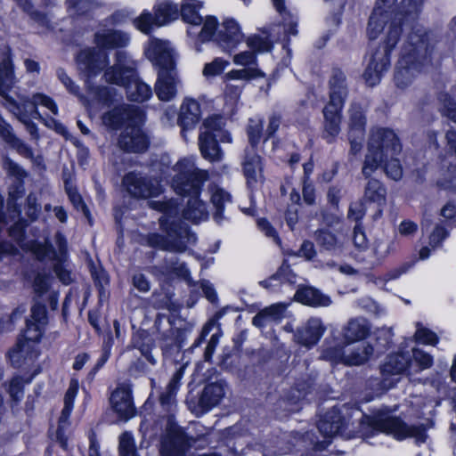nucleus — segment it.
I'll use <instances>...</instances> for the list:
<instances>
[{"mask_svg": "<svg viewBox=\"0 0 456 456\" xmlns=\"http://www.w3.org/2000/svg\"><path fill=\"white\" fill-rule=\"evenodd\" d=\"M315 240L317 244L326 250L333 249L338 242L337 236L326 229L318 230L316 232Z\"/></svg>", "mask_w": 456, "mask_h": 456, "instance_id": "62", "label": "nucleus"}, {"mask_svg": "<svg viewBox=\"0 0 456 456\" xmlns=\"http://www.w3.org/2000/svg\"><path fill=\"white\" fill-rule=\"evenodd\" d=\"M155 346L156 339L148 330L139 328L133 331L128 348L138 350L145 360L151 365H155L157 363V361L152 354V350Z\"/></svg>", "mask_w": 456, "mask_h": 456, "instance_id": "20", "label": "nucleus"}, {"mask_svg": "<svg viewBox=\"0 0 456 456\" xmlns=\"http://www.w3.org/2000/svg\"><path fill=\"white\" fill-rule=\"evenodd\" d=\"M34 375L28 379H23L22 376L16 374L8 382L7 393L10 395L11 401L16 404L21 402L24 396L25 384L31 382Z\"/></svg>", "mask_w": 456, "mask_h": 456, "instance_id": "46", "label": "nucleus"}, {"mask_svg": "<svg viewBox=\"0 0 456 456\" xmlns=\"http://www.w3.org/2000/svg\"><path fill=\"white\" fill-rule=\"evenodd\" d=\"M264 123L265 120L262 117H259L257 118H248L245 127L248 144L245 147V149L258 150L260 142H264Z\"/></svg>", "mask_w": 456, "mask_h": 456, "instance_id": "36", "label": "nucleus"}, {"mask_svg": "<svg viewBox=\"0 0 456 456\" xmlns=\"http://www.w3.org/2000/svg\"><path fill=\"white\" fill-rule=\"evenodd\" d=\"M15 83L14 64L12 57L8 55L0 61V97L4 106L15 114L20 121L32 118H42L34 97L32 99L25 97L20 102H17L10 95Z\"/></svg>", "mask_w": 456, "mask_h": 456, "instance_id": "4", "label": "nucleus"}, {"mask_svg": "<svg viewBox=\"0 0 456 456\" xmlns=\"http://www.w3.org/2000/svg\"><path fill=\"white\" fill-rule=\"evenodd\" d=\"M183 216L193 224H199L200 221L208 219V211L206 202L201 200V194H194L188 198Z\"/></svg>", "mask_w": 456, "mask_h": 456, "instance_id": "33", "label": "nucleus"}, {"mask_svg": "<svg viewBox=\"0 0 456 456\" xmlns=\"http://www.w3.org/2000/svg\"><path fill=\"white\" fill-rule=\"evenodd\" d=\"M411 364V355L409 351L399 350L387 355L380 365V373L384 379L389 376L404 373Z\"/></svg>", "mask_w": 456, "mask_h": 456, "instance_id": "22", "label": "nucleus"}, {"mask_svg": "<svg viewBox=\"0 0 456 456\" xmlns=\"http://www.w3.org/2000/svg\"><path fill=\"white\" fill-rule=\"evenodd\" d=\"M117 146L123 153L143 154L150 149L151 137L142 126L128 123L118 136Z\"/></svg>", "mask_w": 456, "mask_h": 456, "instance_id": "11", "label": "nucleus"}, {"mask_svg": "<svg viewBox=\"0 0 456 456\" xmlns=\"http://www.w3.org/2000/svg\"><path fill=\"white\" fill-rule=\"evenodd\" d=\"M177 77L175 71L158 73L155 94L162 102L171 101L177 93Z\"/></svg>", "mask_w": 456, "mask_h": 456, "instance_id": "30", "label": "nucleus"}, {"mask_svg": "<svg viewBox=\"0 0 456 456\" xmlns=\"http://www.w3.org/2000/svg\"><path fill=\"white\" fill-rule=\"evenodd\" d=\"M158 19V27L165 26L179 19V7L171 1H163L153 7Z\"/></svg>", "mask_w": 456, "mask_h": 456, "instance_id": "41", "label": "nucleus"}, {"mask_svg": "<svg viewBox=\"0 0 456 456\" xmlns=\"http://www.w3.org/2000/svg\"><path fill=\"white\" fill-rule=\"evenodd\" d=\"M367 179L368 183L365 185L362 200L366 203L377 205L378 208L373 216L377 219L382 216L383 207L386 205L387 188L379 180L371 177V175Z\"/></svg>", "mask_w": 456, "mask_h": 456, "instance_id": "24", "label": "nucleus"}, {"mask_svg": "<svg viewBox=\"0 0 456 456\" xmlns=\"http://www.w3.org/2000/svg\"><path fill=\"white\" fill-rule=\"evenodd\" d=\"M361 417L354 420V431L350 436L354 438L369 439L379 434L392 435L395 437L398 416H394L388 410H379L367 414L360 409Z\"/></svg>", "mask_w": 456, "mask_h": 456, "instance_id": "6", "label": "nucleus"}, {"mask_svg": "<svg viewBox=\"0 0 456 456\" xmlns=\"http://www.w3.org/2000/svg\"><path fill=\"white\" fill-rule=\"evenodd\" d=\"M225 395L224 387L220 382L208 383L201 391L197 408L201 413H207L219 404Z\"/></svg>", "mask_w": 456, "mask_h": 456, "instance_id": "25", "label": "nucleus"}, {"mask_svg": "<svg viewBox=\"0 0 456 456\" xmlns=\"http://www.w3.org/2000/svg\"><path fill=\"white\" fill-rule=\"evenodd\" d=\"M28 226V220L24 217H20L8 228V235L20 244L26 240Z\"/></svg>", "mask_w": 456, "mask_h": 456, "instance_id": "57", "label": "nucleus"}, {"mask_svg": "<svg viewBox=\"0 0 456 456\" xmlns=\"http://www.w3.org/2000/svg\"><path fill=\"white\" fill-rule=\"evenodd\" d=\"M202 6V2L198 0H183L179 8V18L181 17L184 23L200 25L203 22V18L200 13Z\"/></svg>", "mask_w": 456, "mask_h": 456, "instance_id": "37", "label": "nucleus"}, {"mask_svg": "<svg viewBox=\"0 0 456 456\" xmlns=\"http://www.w3.org/2000/svg\"><path fill=\"white\" fill-rule=\"evenodd\" d=\"M359 408L333 406L323 413L317 422V428L325 439H331L337 436L346 439L353 434L354 420L353 417Z\"/></svg>", "mask_w": 456, "mask_h": 456, "instance_id": "5", "label": "nucleus"}, {"mask_svg": "<svg viewBox=\"0 0 456 456\" xmlns=\"http://www.w3.org/2000/svg\"><path fill=\"white\" fill-rule=\"evenodd\" d=\"M264 158L257 152V150L244 149L241 170L246 180V186L251 192L257 190L259 183L258 175L262 178L261 183L264 182Z\"/></svg>", "mask_w": 456, "mask_h": 456, "instance_id": "15", "label": "nucleus"}, {"mask_svg": "<svg viewBox=\"0 0 456 456\" xmlns=\"http://www.w3.org/2000/svg\"><path fill=\"white\" fill-rule=\"evenodd\" d=\"M370 324L367 319L357 317L351 319L343 330V337L346 345L367 338L370 334Z\"/></svg>", "mask_w": 456, "mask_h": 456, "instance_id": "28", "label": "nucleus"}, {"mask_svg": "<svg viewBox=\"0 0 456 456\" xmlns=\"http://www.w3.org/2000/svg\"><path fill=\"white\" fill-rule=\"evenodd\" d=\"M64 189L69 200L77 210L81 209L85 216H90V210L79 193L76 185H73L70 178L64 179Z\"/></svg>", "mask_w": 456, "mask_h": 456, "instance_id": "49", "label": "nucleus"}, {"mask_svg": "<svg viewBox=\"0 0 456 456\" xmlns=\"http://www.w3.org/2000/svg\"><path fill=\"white\" fill-rule=\"evenodd\" d=\"M244 34L237 20L227 18L222 23V29L218 30L215 42L224 51L231 52L243 41Z\"/></svg>", "mask_w": 456, "mask_h": 456, "instance_id": "19", "label": "nucleus"}, {"mask_svg": "<svg viewBox=\"0 0 456 456\" xmlns=\"http://www.w3.org/2000/svg\"><path fill=\"white\" fill-rule=\"evenodd\" d=\"M437 99L441 103V115L456 124V100L447 92H441Z\"/></svg>", "mask_w": 456, "mask_h": 456, "instance_id": "50", "label": "nucleus"}, {"mask_svg": "<svg viewBox=\"0 0 456 456\" xmlns=\"http://www.w3.org/2000/svg\"><path fill=\"white\" fill-rule=\"evenodd\" d=\"M200 103L191 97H185L180 106L177 124L182 131L193 129L201 119Z\"/></svg>", "mask_w": 456, "mask_h": 456, "instance_id": "21", "label": "nucleus"}, {"mask_svg": "<svg viewBox=\"0 0 456 456\" xmlns=\"http://www.w3.org/2000/svg\"><path fill=\"white\" fill-rule=\"evenodd\" d=\"M366 214V202L362 200L352 202L347 212V219L355 222L354 227V243L358 248L367 247V238L362 221Z\"/></svg>", "mask_w": 456, "mask_h": 456, "instance_id": "23", "label": "nucleus"}, {"mask_svg": "<svg viewBox=\"0 0 456 456\" xmlns=\"http://www.w3.org/2000/svg\"><path fill=\"white\" fill-rule=\"evenodd\" d=\"M87 93L92 95L100 105L110 108L114 105L117 96V90L114 87L94 85L93 81L86 83Z\"/></svg>", "mask_w": 456, "mask_h": 456, "instance_id": "34", "label": "nucleus"}, {"mask_svg": "<svg viewBox=\"0 0 456 456\" xmlns=\"http://www.w3.org/2000/svg\"><path fill=\"white\" fill-rule=\"evenodd\" d=\"M87 267L98 292L99 299L102 300L108 293V288L110 283V274L100 262L96 265L91 258L87 262Z\"/></svg>", "mask_w": 456, "mask_h": 456, "instance_id": "32", "label": "nucleus"}, {"mask_svg": "<svg viewBox=\"0 0 456 456\" xmlns=\"http://www.w3.org/2000/svg\"><path fill=\"white\" fill-rule=\"evenodd\" d=\"M367 150L362 167L364 178L372 175L387 157L400 155L403 145L399 136L392 128L380 126L371 130Z\"/></svg>", "mask_w": 456, "mask_h": 456, "instance_id": "3", "label": "nucleus"}, {"mask_svg": "<svg viewBox=\"0 0 456 456\" xmlns=\"http://www.w3.org/2000/svg\"><path fill=\"white\" fill-rule=\"evenodd\" d=\"M247 45L255 53H268L273 48V43L268 37H262L258 34L249 36L246 40Z\"/></svg>", "mask_w": 456, "mask_h": 456, "instance_id": "53", "label": "nucleus"}, {"mask_svg": "<svg viewBox=\"0 0 456 456\" xmlns=\"http://www.w3.org/2000/svg\"><path fill=\"white\" fill-rule=\"evenodd\" d=\"M93 41L98 48L110 55L112 50L124 51L130 45L131 37L122 29L103 28L94 34Z\"/></svg>", "mask_w": 456, "mask_h": 456, "instance_id": "16", "label": "nucleus"}, {"mask_svg": "<svg viewBox=\"0 0 456 456\" xmlns=\"http://www.w3.org/2000/svg\"><path fill=\"white\" fill-rule=\"evenodd\" d=\"M158 339L163 357L173 358L183 351L187 339V330L171 326L159 334Z\"/></svg>", "mask_w": 456, "mask_h": 456, "instance_id": "17", "label": "nucleus"}, {"mask_svg": "<svg viewBox=\"0 0 456 456\" xmlns=\"http://www.w3.org/2000/svg\"><path fill=\"white\" fill-rule=\"evenodd\" d=\"M110 403L120 421H128L136 415L133 390L129 384L118 385L110 396Z\"/></svg>", "mask_w": 456, "mask_h": 456, "instance_id": "14", "label": "nucleus"}, {"mask_svg": "<svg viewBox=\"0 0 456 456\" xmlns=\"http://www.w3.org/2000/svg\"><path fill=\"white\" fill-rule=\"evenodd\" d=\"M56 76L69 94L80 99L84 98V95L81 94L79 86H77L73 81V79L67 74L63 68L57 69Z\"/></svg>", "mask_w": 456, "mask_h": 456, "instance_id": "61", "label": "nucleus"}, {"mask_svg": "<svg viewBox=\"0 0 456 456\" xmlns=\"http://www.w3.org/2000/svg\"><path fill=\"white\" fill-rule=\"evenodd\" d=\"M411 355V362L414 361L419 370H424L429 369L434 364L433 356L419 348H413Z\"/></svg>", "mask_w": 456, "mask_h": 456, "instance_id": "59", "label": "nucleus"}, {"mask_svg": "<svg viewBox=\"0 0 456 456\" xmlns=\"http://www.w3.org/2000/svg\"><path fill=\"white\" fill-rule=\"evenodd\" d=\"M128 108L125 105H118L104 112L102 116V123L111 130L123 129L126 120L130 118Z\"/></svg>", "mask_w": 456, "mask_h": 456, "instance_id": "35", "label": "nucleus"}, {"mask_svg": "<svg viewBox=\"0 0 456 456\" xmlns=\"http://www.w3.org/2000/svg\"><path fill=\"white\" fill-rule=\"evenodd\" d=\"M118 452L120 456H138L134 439L129 432L120 436Z\"/></svg>", "mask_w": 456, "mask_h": 456, "instance_id": "58", "label": "nucleus"}, {"mask_svg": "<svg viewBox=\"0 0 456 456\" xmlns=\"http://www.w3.org/2000/svg\"><path fill=\"white\" fill-rule=\"evenodd\" d=\"M329 102L324 106V130L322 138L332 143L340 133L342 111L348 94L346 77L340 68H333L329 80Z\"/></svg>", "mask_w": 456, "mask_h": 456, "instance_id": "2", "label": "nucleus"}, {"mask_svg": "<svg viewBox=\"0 0 456 456\" xmlns=\"http://www.w3.org/2000/svg\"><path fill=\"white\" fill-rule=\"evenodd\" d=\"M46 326L44 323L35 322L32 320H26L25 328L18 335L19 338H23L28 345L39 344L45 336Z\"/></svg>", "mask_w": 456, "mask_h": 456, "instance_id": "44", "label": "nucleus"}, {"mask_svg": "<svg viewBox=\"0 0 456 456\" xmlns=\"http://www.w3.org/2000/svg\"><path fill=\"white\" fill-rule=\"evenodd\" d=\"M128 54L126 51H117L114 54V64L104 71V77L108 84L115 85L126 89L134 82L139 75L135 66L128 65Z\"/></svg>", "mask_w": 456, "mask_h": 456, "instance_id": "12", "label": "nucleus"}, {"mask_svg": "<svg viewBox=\"0 0 456 456\" xmlns=\"http://www.w3.org/2000/svg\"><path fill=\"white\" fill-rule=\"evenodd\" d=\"M148 58L158 69V73L175 71L176 62L173 50L159 39L151 43L148 50Z\"/></svg>", "mask_w": 456, "mask_h": 456, "instance_id": "18", "label": "nucleus"}, {"mask_svg": "<svg viewBox=\"0 0 456 456\" xmlns=\"http://www.w3.org/2000/svg\"><path fill=\"white\" fill-rule=\"evenodd\" d=\"M19 8H20L25 13L28 14L29 17L37 22L39 26L45 29H52V22L46 12L36 10L32 0H13Z\"/></svg>", "mask_w": 456, "mask_h": 456, "instance_id": "45", "label": "nucleus"}, {"mask_svg": "<svg viewBox=\"0 0 456 456\" xmlns=\"http://www.w3.org/2000/svg\"><path fill=\"white\" fill-rule=\"evenodd\" d=\"M122 185L129 196L135 200H150L160 196L164 189L157 178L129 171L122 178Z\"/></svg>", "mask_w": 456, "mask_h": 456, "instance_id": "9", "label": "nucleus"}, {"mask_svg": "<svg viewBox=\"0 0 456 456\" xmlns=\"http://www.w3.org/2000/svg\"><path fill=\"white\" fill-rule=\"evenodd\" d=\"M398 156L399 155H393L392 157H387L380 166L383 167L386 175L394 181L401 180L403 174V166Z\"/></svg>", "mask_w": 456, "mask_h": 456, "instance_id": "52", "label": "nucleus"}, {"mask_svg": "<svg viewBox=\"0 0 456 456\" xmlns=\"http://www.w3.org/2000/svg\"><path fill=\"white\" fill-rule=\"evenodd\" d=\"M135 28L144 34L151 33L153 26L158 27V19L156 14L151 13L147 10L142 12L134 20Z\"/></svg>", "mask_w": 456, "mask_h": 456, "instance_id": "54", "label": "nucleus"}, {"mask_svg": "<svg viewBox=\"0 0 456 456\" xmlns=\"http://www.w3.org/2000/svg\"><path fill=\"white\" fill-rule=\"evenodd\" d=\"M52 275L50 273L39 272L33 280V290L37 297H43L51 288Z\"/></svg>", "mask_w": 456, "mask_h": 456, "instance_id": "56", "label": "nucleus"}, {"mask_svg": "<svg viewBox=\"0 0 456 456\" xmlns=\"http://www.w3.org/2000/svg\"><path fill=\"white\" fill-rule=\"evenodd\" d=\"M33 349L34 346L25 343L23 338H17L14 346L6 353V360L13 368H20Z\"/></svg>", "mask_w": 456, "mask_h": 456, "instance_id": "38", "label": "nucleus"}, {"mask_svg": "<svg viewBox=\"0 0 456 456\" xmlns=\"http://www.w3.org/2000/svg\"><path fill=\"white\" fill-rule=\"evenodd\" d=\"M219 21L214 15H208L203 22L201 30L197 36V43L205 44L210 41H215L218 32Z\"/></svg>", "mask_w": 456, "mask_h": 456, "instance_id": "48", "label": "nucleus"}, {"mask_svg": "<svg viewBox=\"0 0 456 456\" xmlns=\"http://www.w3.org/2000/svg\"><path fill=\"white\" fill-rule=\"evenodd\" d=\"M160 230L166 233L173 246V252L183 253L187 249L185 237L195 236L189 225L181 219L160 216L159 219Z\"/></svg>", "mask_w": 456, "mask_h": 456, "instance_id": "13", "label": "nucleus"}, {"mask_svg": "<svg viewBox=\"0 0 456 456\" xmlns=\"http://www.w3.org/2000/svg\"><path fill=\"white\" fill-rule=\"evenodd\" d=\"M199 148L202 158L211 163L219 162L224 158L217 134L200 133L199 135Z\"/></svg>", "mask_w": 456, "mask_h": 456, "instance_id": "27", "label": "nucleus"}, {"mask_svg": "<svg viewBox=\"0 0 456 456\" xmlns=\"http://www.w3.org/2000/svg\"><path fill=\"white\" fill-rule=\"evenodd\" d=\"M126 98L129 102L142 103L152 96L151 87L143 82L139 75L134 82L125 89Z\"/></svg>", "mask_w": 456, "mask_h": 456, "instance_id": "42", "label": "nucleus"}, {"mask_svg": "<svg viewBox=\"0 0 456 456\" xmlns=\"http://www.w3.org/2000/svg\"><path fill=\"white\" fill-rule=\"evenodd\" d=\"M4 167L9 176L16 178L18 181L17 183H24V179L27 177L28 173L18 163L6 157L4 162Z\"/></svg>", "mask_w": 456, "mask_h": 456, "instance_id": "64", "label": "nucleus"}, {"mask_svg": "<svg viewBox=\"0 0 456 456\" xmlns=\"http://www.w3.org/2000/svg\"><path fill=\"white\" fill-rule=\"evenodd\" d=\"M325 332V327L317 318L310 319L305 327L297 329L295 337L297 342L305 347L311 348L317 345Z\"/></svg>", "mask_w": 456, "mask_h": 456, "instance_id": "26", "label": "nucleus"}, {"mask_svg": "<svg viewBox=\"0 0 456 456\" xmlns=\"http://www.w3.org/2000/svg\"><path fill=\"white\" fill-rule=\"evenodd\" d=\"M427 436L426 428L422 425H408L403 419L398 417L395 438L398 441L410 437H415L425 441Z\"/></svg>", "mask_w": 456, "mask_h": 456, "instance_id": "43", "label": "nucleus"}, {"mask_svg": "<svg viewBox=\"0 0 456 456\" xmlns=\"http://www.w3.org/2000/svg\"><path fill=\"white\" fill-rule=\"evenodd\" d=\"M147 241L149 246L153 248L173 252V246L166 234L164 235L158 232L151 233L148 235Z\"/></svg>", "mask_w": 456, "mask_h": 456, "instance_id": "63", "label": "nucleus"}, {"mask_svg": "<svg viewBox=\"0 0 456 456\" xmlns=\"http://www.w3.org/2000/svg\"><path fill=\"white\" fill-rule=\"evenodd\" d=\"M184 374V368H178L172 375L166 389L159 395V404L164 410L169 411L176 404V395L181 387V380Z\"/></svg>", "mask_w": 456, "mask_h": 456, "instance_id": "31", "label": "nucleus"}, {"mask_svg": "<svg viewBox=\"0 0 456 456\" xmlns=\"http://www.w3.org/2000/svg\"><path fill=\"white\" fill-rule=\"evenodd\" d=\"M396 1L377 0L368 20L367 35L370 41L377 39L389 23L384 39L371 53L362 73V78L370 87L378 86L389 69L392 53L407 28L411 30L401 48L394 73L395 86L400 89L409 87L432 60L434 45L430 42V33L418 25L424 0H402L390 12Z\"/></svg>", "mask_w": 456, "mask_h": 456, "instance_id": "1", "label": "nucleus"}, {"mask_svg": "<svg viewBox=\"0 0 456 456\" xmlns=\"http://www.w3.org/2000/svg\"><path fill=\"white\" fill-rule=\"evenodd\" d=\"M192 440L183 427L168 418L160 440L159 456H187Z\"/></svg>", "mask_w": 456, "mask_h": 456, "instance_id": "8", "label": "nucleus"}, {"mask_svg": "<svg viewBox=\"0 0 456 456\" xmlns=\"http://www.w3.org/2000/svg\"><path fill=\"white\" fill-rule=\"evenodd\" d=\"M294 298L302 305L313 307L328 306L331 304V299L329 296L311 286L299 287L295 293Z\"/></svg>", "mask_w": 456, "mask_h": 456, "instance_id": "29", "label": "nucleus"}, {"mask_svg": "<svg viewBox=\"0 0 456 456\" xmlns=\"http://www.w3.org/2000/svg\"><path fill=\"white\" fill-rule=\"evenodd\" d=\"M231 194L224 189L216 190L211 196V202L214 206L213 218L221 224L224 219L225 202L231 201Z\"/></svg>", "mask_w": 456, "mask_h": 456, "instance_id": "47", "label": "nucleus"}, {"mask_svg": "<svg viewBox=\"0 0 456 456\" xmlns=\"http://www.w3.org/2000/svg\"><path fill=\"white\" fill-rule=\"evenodd\" d=\"M173 169L176 174L172 178L174 191L183 199L201 194L208 175L207 171L194 167L186 159H179Z\"/></svg>", "mask_w": 456, "mask_h": 456, "instance_id": "7", "label": "nucleus"}, {"mask_svg": "<svg viewBox=\"0 0 456 456\" xmlns=\"http://www.w3.org/2000/svg\"><path fill=\"white\" fill-rule=\"evenodd\" d=\"M178 201L177 200L171 198L164 200H153L148 201L150 208L160 212L163 214L162 216H168L169 218L175 217L178 212Z\"/></svg>", "mask_w": 456, "mask_h": 456, "instance_id": "51", "label": "nucleus"}, {"mask_svg": "<svg viewBox=\"0 0 456 456\" xmlns=\"http://www.w3.org/2000/svg\"><path fill=\"white\" fill-rule=\"evenodd\" d=\"M75 62L85 84L93 81L109 65L110 56L95 46H85L75 55Z\"/></svg>", "mask_w": 456, "mask_h": 456, "instance_id": "10", "label": "nucleus"}, {"mask_svg": "<svg viewBox=\"0 0 456 456\" xmlns=\"http://www.w3.org/2000/svg\"><path fill=\"white\" fill-rule=\"evenodd\" d=\"M373 346L370 343H367L362 347H357L356 349L351 351L347 354L341 351L340 359L341 362L346 366H359L367 362L373 354Z\"/></svg>", "mask_w": 456, "mask_h": 456, "instance_id": "39", "label": "nucleus"}, {"mask_svg": "<svg viewBox=\"0 0 456 456\" xmlns=\"http://www.w3.org/2000/svg\"><path fill=\"white\" fill-rule=\"evenodd\" d=\"M414 338L419 344L435 346L439 343L437 334L432 330L422 326L417 329Z\"/></svg>", "mask_w": 456, "mask_h": 456, "instance_id": "60", "label": "nucleus"}, {"mask_svg": "<svg viewBox=\"0 0 456 456\" xmlns=\"http://www.w3.org/2000/svg\"><path fill=\"white\" fill-rule=\"evenodd\" d=\"M367 117L361 104L354 103L349 110L348 133L355 134H365Z\"/></svg>", "mask_w": 456, "mask_h": 456, "instance_id": "40", "label": "nucleus"}, {"mask_svg": "<svg viewBox=\"0 0 456 456\" xmlns=\"http://www.w3.org/2000/svg\"><path fill=\"white\" fill-rule=\"evenodd\" d=\"M66 7L69 12H74L77 17H87L94 8L93 0H66Z\"/></svg>", "mask_w": 456, "mask_h": 456, "instance_id": "55", "label": "nucleus"}]
</instances>
